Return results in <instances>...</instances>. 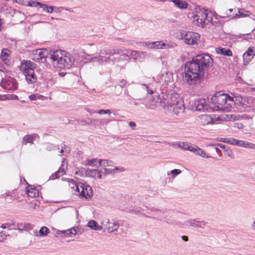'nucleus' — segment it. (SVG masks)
<instances>
[{"instance_id": "nucleus-58", "label": "nucleus", "mask_w": 255, "mask_h": 255, "mask_svg": "<svg viewBox=\"0 0 255 255\" xmlns=\"http://www.w3.org/2000/svg\"><path fill=\"white\" fill-rule=\"evenodd\" d=\"M104 170L106 174L111 173L113 171V170L112 169H110L104 168Z\"/></svg>"}, {"instance_id": "nucleus-15", "label": "nucleus", "mask_w": 255, "mask_h": 255, "mask_svg": "<svg viewBox=\"0 0 255 255\" xmlns=\"http://www.w3.org/2000/svg\"><path fill=\"white\" fill-rule=\"evenodd\" d=\"M185 109V107L184 106L183 101H180L178 104L173 105L172 107L171 110L172 111L173 114L178 116L180 114L182 113Z\"/></svg>"}, {"instance_id": "nucleus-19", "label": "nucleus", "mask_w": 255, "mask_h": 255, "mask_svg": "<svg viewBox=\"0 0 255 255\" xmlns=\"http://www.w3.org/2000/svg\"><path fill=\"white\" fill-rule=\"evenodd\" d=\"M120 51L121 53L115 55V57H118V59H119V61L124 60L128 61L129 60V52L128 50H122L121 49H118Z\"/></svg>"}, {"instance_id": "nucleus-51", "label": "nucleus", "mask_w": 255, "mask_h": 255, "mask_svg": "<svg viewBox=\"0 0 255 255\" xmlns=\"http://www.w3.org/2000/svg\"><path fill=\"white\" fill-rule=\"evenodd\" d=\"M236 145H238L240 147H243L244 141L238 140L236 139Z\"/></svg>"}, {"instance_id": "nucleus-38", "label": "nucleus", "mask_w": 255, "mask_h": 255, "mask_svg": "<svg viewBox=\"0 0 255 255\" xmlns=\"http://www.w3.org/2000/svg\"><path fill=\"white\" fill-rule=\"evenodd\" d=\"M92 173V175L94 176L95 177H97L99 179H101L102 178V175L101 171H99L96 169H93L91 171Z\"/></svg>"}, {"instance_id": "nucleus-33", "label": "nucleus", "mask_w": 255, "mask_h": 255, "mask_svg": "<svg viewBox=\"0 0 255 255\" xmlns=\"http://www.w3.org/2000/svg\"><path fill=\"white\" fill-rule=\"evenodd\" d=\"M154 49H163L166 46L165 43L162 41H155L154 42Z\"/></svg>"}, {"instance_id": "nucleus-62", "label": "nucleus", "mask_w": 255, "mask_h": 255, "mask_svg": "<svg viewBox=\"0 0 255 255\" xmlns=\"http://www.w3.org/2000/svg\"><path fill=\"white\" fill-rule=\"evenodd\" d=\"M213 146H214V148H215L217 153H219L220 152H221V150L219 149L217 146H216L214 145H213Z\"/></svg>"}, {"instance_id": "nucleus-5", "label": "nucleus", "mask_w": 255, "mask_h": 255, "mask_svg": "<svg viewBox=\"0 0 255 255\" xmlns=\"http://www.w3.org/2000/svg\"><path fill=\"white\" fill-rule=\"evenodd\" d=\"M193 21H196V24L199 26L204 27L209 23L217 26L220 21H213L212 17L209 16L207 10L205 9H201L199 7L195 9V12L193 16Z\"/></svg>"}, {"instance_id": "nucleus-41", "label": "nucleus", "mask_w": 255, "mask_h": 255, "mask_svg": "<svg viewBox=\"0 0 255 255\" xmlns=\"http://www.w3.org/2000/svg\"><path fill=\"white\" fill-rule=\"evenodd\" d=\"M189 144V143L188 142H180L178 143V147L184 150H187Z\"/></svg>"}, {"instance_id": "nucleus-11", "label": "nucleus", "mask_w": 255, "mask_h": 255, "mask_svg": "<svg viewBox=\"0 0 255 255\" xmlns=\"http://www.w3.org/2000/svg\"><path fill=\"white\" fill-rule=\"evenodd\" d=\"M184 224L186 226H190L194 228H204L206 225L207 222L200 220L199 219H196L186 221Z\"/></svg>"}, {"instance_id": "nucleus-64", "label": "nucleus", "mask_w": 255, "mask_h": 255, "mask_svg": "<svg viewBox=\"0 0 255 255\" xmlns=\"http://www.w3.org/2000/svg\"><path fill=\"white\" fill-rule=\"evenodd\" d=\"M252 228L255 230V221L252 224Z\"/></svg>"}, {"instance_id": "nucleus-42", "label": "nucleus", "mask_w": 255, "mask_h": 255, "mask_svg": "<svg viewBox=\"0 0 255 255\" xmlns=\"http://www.w3.org/2000/svg\"><path fill=\"white\" fill-rule=\"evenodd\" d=\"M198 152H197V155H199L201 156L204 157V158H209V156L207 155L206 153V152L203 151L201 148H200V149H198Z\"/></svg>"}, {"instance_id": "nucleus-21", "label": "nucleus", "mask_w": 255, "mask_h": 255, "mask_svg": "<svg viewBox=\"0 0 255 255\" xmlns=\"http://www.w3.org/2000/svg\"><path fill=\"white\" fill-rule=\"evenodd\" d=\"M216 51L217 53L225 56H231L232 55V52L229 49L226 48L218 47L216 48Z\"/></svg>"}, {"instance_id": "nucleus-2", "label": "nucleus", "mask_w": 255, "mask_h": 255, "mask_svg": "<svg viewBox=\"0 0 255 255\" xmlns=\"http://www.w3.org/2000/svg\"><path fill=\"white\" fill-rule=\"evenodd\" d=\"M33 60L44 63L47 60L52 62L54 67L59 68H70L74 63L73 56L65 51L53 50L49 52L46 49H38L33 51L31 55Z\"/></svg>"}, {"instance_id": "nucleus-39", "label": "nucleus", "mask_w": 255, "mask_h": 255, "mask_svg": "<svg viewBox=\"0 0 255 255\" xmlns=\"http://www.w3.org/2000/svg\"><path fill=\"white\" fill-rule=\"evenodd\" d=\"M59 148L58 146L55 145L53 144H48L45 147L46 150L49 151L54 150L55 149H58Z\"/></svg>"}, {"instance_id": "nucleus-16", "label": "nucleus", "mask_w": 255, "mask_h": 255, "mask_svg": "<svg viewBox=\"0 0 255 255\" xmlns=\"http://www.w3.org/2000/svg\"><path fill=\"white\" fill-rule=\"evenodd\" d=\"M65 162V160L64 159L62 161V164L59 169L50 176V179L54 180L63 175L66 172L64 167Z\"/></svg>"}, {"instance_id": "nucleus-8", "label": "nucleus", "mask_w": 255, "mask_h": 255, "mask_svg": "<svg viewBox=\"0 0 255 255\" xmlns=\"http://www.w3.org/2000/svg\"><path fill=\"white\" fill-rule=\"evenodd\" d=\"M72 180L73 184L75 186V190L78 192L80 196L86 199L90 198L93 196V191L90 186L82 183L75 184L74 180ZM72 188L75 190L74 187H72Z\"/></svg>"}, {"instance_id": "nucleus-3", "label": "nucleus", "mask_w": 255, "mask_h": 255, "mask_svg": "<svg viewBox=\"0 0 255 255\" xmlns=\"http://www.w3.org/2000/svg\"><path fill=\"white\" fill-rule=\"evenodd\" d=\"M211 104L214 105L212 108L215 111L220 110L225 112L232 111L233 103L232 97L228 94L216 93L211 99Z\"/></svg>"}, {"instance_id": "nucleus-6", "label": "nucleus", "mask_w": 255, "mask_h": 255, "mask_svg": "<svg viewBox=\"0 0 255 255\" xmlns=\"http://www.w3.org/2000/svg\"><path fill=\"white\" fill-rule=\"evenodd\" d=\"M183 101L180 96L176 93H163L160 98V103L162 107L171 111L172 107Z\"/></svg>"}, {"instance_id": "nucleus-44", "label": "nucleus", "mask_w": 255, "mask_h": 255, "mask_svg": "<svg viewBox=\"0 0 255 255\" xmlns=\"http://www.w3.org/2000/svg\"><path fill=\"white\" fill-rule=\"evenodd\" d=\"M181 173V171L180 169H173L170 171V173L172 175L173 177H174L177 175L180 174Z\"/></svg>"}, {"instance_id": "nucleus-12", "label": "nucleus", "mask_w": 255, "mask_h": 255, "mask_svg": "<svg viewBox=\"0 0 255 255\" xmlns=\"http://www.w3.org/2000/svg\"><path fill=\"white\" fill-rule=\"evenodd\" d=\"M195 104L196 107V109L198 111L208 110V109L211 107V106L208 105V103L204 99H201L198 101H197ZM212 107H211V108Z\"/></svg>"}, {"instance_id": "nucleus-52", "label": "nucleus", "mask_w": 255, "mask_h": 255, "mask_svg": "<svg viewBox=\"0 0 255 255\" xmlns=\"http://www.w3.org/2000/svg\"><path fill=\"white\" fill-rule=\"evenodd\" d=\"M198 149H200V148L198 146L195 145L191 152L197 155V152H198Z\"/></svg>"}, {"instance_id": "nucleus-61", "label": "nucleus", "mask_w": 255, "mask_h": 255, "mask_svg": "<svg viewBox=\"0 0 255 255\" xmlns=\"http://www.w3.org/2000/svg\"><path fill=\"white\" fill-rule=\"evenodd\" d=\"M130 211L132 213H134L135 214H137L139 212V210L138 208H137L134 210H130Z\"/></svg>"}, {"instance_id": "nucleus-13", "label": "nucleus", "mask_w": 255, "mask_h": 255, "mask_svg": "<svg viewBox=\"0 0 255 255\" xmlns=\"http://www.w3.org/2000/svg\"><path fill=\"white\" fill-rule=\"evenodd\" d=\"M4 87L9 91H14L17 89L16 80L13 78H9L4 84Z\"/></svg>"}, {"instance_id": "nucleus-7", "label": "nucleus", "mask_w": 255, "mask_h": 255, "mask_svg": "<svg viewBox=\"0 0 255 255\" xmlns=\"http://www.w3.org/2000/svg\"><path fill=\"white\" fill-rule=\"evenodd\" d=\"M179 39L184 40V42L193 47H195L198 45L200 41V35L192 31L182 30L178 35Z\"/></svg>"}, {"instance_id": "nucleus-37", "label": "nucleus", "mask_w": 255, "mask_h": 255, "mask_svg": "<svg viewBox=\"0 0 255 255\" xmlns=\"http://www.w3.org/2000/svg\"><path fill=\"white\" fill-rule=\"evenodd\" d=\"M236 139L234 138H225L224 139V140H222L223 142L229 143L230 144L232 145H235L236 144Z\"/></svg>"}, {"instance_id": "nucleus-48", "label": "nucleus", "mask_w": 255, "mask_h": 255, "mask_svg": "<svg viewBox=\"0 0 255 255\" xmlns=\"http://www.w3.org/2000/svg\"><path fill=\"white\" fill-rule=\"evenodd\" d=\"M127 84V81L125 79H122L120 81L119 85L121 88H123L126 86Z\"/></svg>"}, {"instance_id": "nucleus-40", "label": "nucleus", "mask_w": 255, "mask_h": 255, "mask_svg": "<svg viewBox=\"0 0 255 255\" xmlns=\"http://www.w3.org/2000/svg\"><path fill=\"white\" fill-rule=\"evenodd\" d=\"M243 147L248 148L255 149V145L254 143L248 141H244Z\"/></svg>"}, {"instance_id": "nucleus-56", "label": "nucleus", "mask_w": 255, "mask_h": 255, "mask_svg": "<svg viewBox=\"0 0 255 255\" xmlns=\"http://www.w3.org/2000/svg\"><path fill=\"white\" fill-rule=\"evenodd\" d=\"M194 146H195L194 144H192L189 143L187 150H189V151H192V149L193 148V147Z\"/></svg>"}, {"instance_id": "nucleus-28", "label": "nucleus", "mask_w": 255, "mask_h": 255, "mask_svg": "<svg viewBox=\"0 0 255 255\" xmlns=\"http://www.w3.org/2000/svg\"><path fill=\"white\" fill-rule=\"evenodd\" d=\"M128 51L129 52V53H128L129 56L135 60L137 59L138 57H140L142 55H144V53L139 52L137 51L128 50Z\"/></svg>"}, {"instance_id": "nucleus-60", "label": "nucleus", "mask_w": 255, "mask_h": 255, "mask_svg": "<svg viewBox=\"0 0 255 255\" xmlns=\"http://www.w3.org/2000/svg\"><path fill=\"white\" fill-rule=\"evenodd\" d=\"M64 146H65L64 151L66 152V153H69L70 152V148L68 146H66L65 145H64Z\"/></svg>"}, {"instance_id": "nucleus-53", "label": "nucleus", "mask_w": 255, "mask_h": 255, "mask_svg": "<svg viewBox=\"0 0 255 255\" xmlns=\"http://www.w3.org/2000/svg\"><path fill=\"white\" fill-rule=\"evenodd\" d=\"M32 229V226L30 224L28 223H25L24 224V229L25 230H31Z\"/></svg>"}, {"instance_id": "nucleus-59", "label": "nucleus", "mask_w": 255, "mask_h": 255, "mask_svg": "<svg viewBox=\"0 0 255 255\" xmlns=\"http://www.w3.org/2000/svg\"><path fill=\"white\" fill-rule=\"evenodd\" d=\"M181 238L182 239L185 241V242H187L188 241V236H182L181 237Z\"/></svg>"}, {"instance_id": "nucleus-4", "label": "nucleus", "mask_w": 255, "mask_h": 255, "mask_svg": "<svg viewBox=\"0 0 255 255\" xmlns=\"http://www.w3.org/2000/svg\"><path fill=\"white\" fill-rule=\"evenodd\" d=\"M121 52L118 49L109 50L103 49L99 52V57H92L93 61H97L100 64H109L113 65L115 62L119 61L118 57H115V55L120 54Z\"/></svg>"}, {"instance_id": "nucleus-50", "label": "nucleus", "mask_w": 255, "mask_h": 255, "mask_svg": "<svg viewBox=\"0 0 255 255\" xmlns=\"http://www.w3.org/2000/svg\"><path fill=\"white\" fill-rule=\"evenodd\" d=\"M1 59L3 61H5L7 59L8 57V54L6 52L2 51L1 52Z\"/></svg>"}, {"instance_id": "nucleus-49", "label": "nucleus", "mask_w": 255, "mask_h": 255, "mask_svg": "<svg viewBox=\"0 0 255 255\" xmlns=\"http://www.w3.org/2000/svg\"><path fill=\"white\" fill-rule=\"evenodd\" d=\"M225 152L226 154L230 157L231 158H234V154L232 150H230L227 149H226Z\"/></svg>"}, {"instance_id": "nucleus-30", "label": "nucleus", "mask_w": 255, "mask_h": 255, "mask_svg": "<svg viewBox=\"0 0 255 255\" xmlns=\"http://www.w3.org/2000/svg\"><path fill=\"white\" fill-rule=\"evenodd\" d=\"M78 228H72L70 229H68L66 231H64V235L67 237H70L71 235H75L77 234Z\"/></svg>"}, {"instance_id": "nucleus-35", "label": "nucleus", "mask_w": 255, "mask_h": 255, "mask_svg": "<svg viewBox=\"0 0 255 255\" xmlns=\"http://www.w3.org/2000/svg\"><path fill=\"white\" fill-rule=\"evenodd\" d=\"M44 96L38 94H32L29 96V99L30 101H34L37 99H43Z\"/></svg>"}, {"instance_id": "nucleus-24", "label": "nucleus", "mask_w": 255, "mask_h": 255, "mask_svg": "<svg viewBox=\"0 0 255 255\" xmlns=\"http://www.w3.org/2000/svg\"><path fill=\"white\" fill-rule=\"evenodd\" d=\"M33 3L35 2L33 1ZM35 5H39L40 7L42 8L43 9L48 13H51L54 10V7L52 6H48V5L42 4L39 2H35Z\"/></svg>"}, {"instance_id": "nucleus-36", "label": "nucleus", "mask_w": 255, "mask_h": 255, "mask_svg": "<svg viewBox=\"0 0 255 255\" xmlns=\"http://www.w3.org/2000/svg\"><path fill=\"white\" fill-rule=\"evenodd\" d=\"M24 229V224L23 223H17L15 224L14 223V225L13 227L11 228L12 230H22Z\"/></svg>"}, {"instance_id": "nucleus-14", "label": "nucleus", "mask_w": 255, "mask_h": 255, "mask_svg": "<svg viewBox=\"0 0 255 255\" xmlns=\"http://www.w3.org/2000/svg\"><path fill=\"white\" fill-rule=\"evenodd\" d=\"M255 55V51L253 48L249 47L243 55L244 64H248L253 59Z\"/></svg>"}, {"instance_id": "nucleus-18", "label": "nucleus", "mask_w": 255, "mask_h": 255, "mask_svg": "<svg viewBox=\"0 0 255 255\" xmlns=\"http://www.w3.org/2000/svg\"><path fill=\"white\" fill-rule=\"evenodd\" d=\"M25 79L29 84H34L37 81V77L35 74L34 71H30L29 72L24 74Z\"/></svg>"}, {"instance_id": "nucleus-26", "label": "nucleus", "mask_w": 255, "mask_h": 255, "mask_svg": "<svg viewBox=\"0 0 255 255\" xmlns=\"http://www.w3.org/2000/svg\"><path fill=\"white\" fill-rule=\"evenodd\" d=\"M26 193L28 196L31 197H35L38 194V191L31 186H30V188L29 187L26 188Z\"/></svg>"}, {"instance_id": "nucleus-25", "label": "nucleus", "mask_w": 255, "mask_h": 255, "mask_svg": "<svg viewBox=\"0 0 255 255\" xmlns=\"http://www.w3.org/2000/svg\"><path fill=\"white\" fill-rule=\"evenodd\" d=\"M232 99L234 101L233 103V107H235L238 108L239 107L241 106L243 102V98L241 96H238L235 97L234 98H232Z\"/></svg>"}, {"instance_id": "nucleus-63", "label": "nucleus", "mask_w": 255, "mask_h": 255, "mask_svg": "<svg viewBox=\"0 0 255 255\" xmlns=\"http://www.w3.org/2000/svg\"><path fill=\"white\" fill-rule=\"evenodd\" d=\"M11 99L12 100H15L17 99V96L14 95H11Z\"/></svg>"}, {"instance_id": "nucleus-29", "label": "nucleus", "mask_w": 255, "mask_h": 255, "mask_svg": "<svg viewBox=\"0 0 255 255\" xmlns=\"http://www.w3.org/2000/svg\"><path fill=\"white\" fill-rule=\"evenodd\" d=\"M98 164L100 166H112L113 164V161L111 160H108L106 159H99Z\"/></svg>"}, {"instance_id": "nucleus-31", "label": "nucleus", "mask_w": 255, "mask_h": 255, "mask_svg": "<svg viewBox=\"0 0 255 255\" xmlns=\"http://www.w3.org/2000/svg\"><path fill=\"white\" fill-rule=\"evenodd\" d=\"M14 225V221L13 220H9L6 223L3 224L0 228L2 229H6V228H8L10 230H11V228L13 227Z\"/></svg>"}, {"instance_id": "nucleus-17", "label": "nucleus", "mask_w": 255, "mask_h": 255, "mask_svg": "<svg viewBox=\"0 0 255 255\" xmlns=\"http://www.w3.org/2000/svg\"><path fill=\"white\" fill-rule=\"evenodd\" d=\"M237 10H238V13H233L232 16L231 17L232 19H235L240 17H244L247 16H249L251 14V12L249 11L246 10L243 8H237Z\"/></svg>"}, {"instance_id": "nucleus-34", "label": "nucleus", "mask_w": 255, "mask_h": 255, "mask_svg": "<svg viewBox=\"0 0 255 255\" xmlns=\"http://www.w3.org/2000/svg\"><path fill=\"white\" fill-rule=\"evenodd\" d=\"M49 233V229L46 227H42L39 230V234L41 236H46Z\"/></svg>"}, {"instance_id": "nucleus-9", "label": "nucleus", "mask_w": 255, "mask_h": 255, "mask_svg": "<svg viewBox=\"0 0 255 255\" xmlns=\"http://www.w3.org/2000/svg\"><path fill=\"white\" fill-rule=\"evenodd\" d=\"M102 225L109 233L114 232L120 227L118 221L114 219H112L111 221L107 219H104L102 221Z\"/></svg>"}, {"instance_id": "nucleus-23", "label": "nucleus", "mask_w": 255, "mask_h": 255, "mask_svg": "<svg viewBox=\"0 0 255 255\" xmlns=\"http://www.w3.org/2000/svg\"><path fill=\"white\" fill-rule=\"evenodd\" d=\"M88 227L95 231H100L102 229V226H100L97 222L94 220L89 221L88 223Z\"/></svg>"}, {"instance_id": "nucleus-46", "label": "nucleus", "mask_w": 255, "mask_h": 255, "mask_svg": "<svg viewBox=\"0 0 255 255\" xmlns=\"http://www.w3.org/2000/svg\"><path fill=\"white\" fill-rule=\"evenodd\" d=\"M153 43L154 42L147 41L144 43V45L149 47V48L154 49V44Z\"/></svg>"}, {"instance_id": "nucleus-20", "label": "nucleus", "mask_w": 255, "mask_h": 255, "mask_svg": "<svg viewBox=\"0 0 255 255\" xmlns=\"http://www.w3.org/2000/svg\"><path fill=\"white\" fill-rule=\"evenodd\" d=\"M236 10H237V9L235 8L234 9L230 8L226 12V13H225L226 16H221V15H218L217 14H216L215 16V18L218 20H219L220 19H221V18L226 19V20H227V21H228L230 19H232L231 18V17L232 16L233 14H230V13H231L233 11H235Z\"/></svg>"}, {"instance_id": "nucleus-32", "label": "nucleus", "mask_w": 255, "mask_h": 255, "mask_svg": "<svg viewBox=\"0 0 255 255\" xmlns=\"http://www.w3.org/2000/svg\"><path fill=\"white\" fill-rule=\"evenodd\" d=\"M34 138L33 135L31 134H27L24 136L23 139V142L26 144L27 143H33Z\"/></svg>"}, {"instance_id": "nucleus-54", "label": "nucleus", "mask_w": 255, "mask_h": 255, "mask_svg": "<svg viewBox=\"0 0 255 255\" xmlns=\"http://www.w3.org/2000/svg\"><path fill=\"white\" fill-rule=\"evenodd\" d=\"M234 127L238 128H243V126L242 124L238 123L235 124Z\"/></svg>"}, {"instance_id": "nucleus-47", "label": "nucleus", "mask_w": 255, "mask_h": 255, "mask_svg": "<svg viewBox=\"0 0 255 255\" xmlns=\"http://www.w3.org/2000/svg\"><path fill=\"white\" fill-rule=\"evenodd\" d=\"M142 86H143V88L147 91V94H153V91L149 90V87H148V85L142 84Z\"/></svg>"}, {"instance_id": "nucleus-27", "label": "nucleus", "mask_w": 255, "mask_h": 255, "mask_svg": "<svg viewBox=\"0 0 255 255\" xmlns=\"http://www.w3.org/2000/svg\"><path fill=\"white\" fill-rule=\"evenodd\" d=\"M99 162V159L98 158H93L91 159H87L84 161V164L86 166H96L97 164Z\"/></svg>"}, {"instance_id": "nucleus-22", "label": "nucleus", "mask_w": 255, "mask_h": 255, "mask_svg": "<svg viewBox=\"0 0 255 255\" xmlns=\"http://www.w3.org/2000/svg\"><path fill=\"white\" fill-rule=\"evenodd\" d=\"M174 5L180 9H186L188 7V3L182 0H171Z\"/></svg>"}, {"instance_id": "nucleus-57", "label": "nucleus", "mask_w": 255, "mask_h": 255, "mask_svg": "<svg viewBox=\"0 0 255 255\" xmlns=\"http://www.w3.org/2000/svg\"><path fill=\"white\" fill-rule=\"evenodd\" d=\"M221 148L223 149L224 150H225V151H226V149H227L228 148H227V146L224 145V144H218Z\"/></svg>"}, {"instance_id": "nucleus-55", "label": "nucleus", "mask_w": 255, "mask_h": 255, "mask_svg": "<svg viewBox=\"0 0 255 255\" xmlns=\"http://www.w3.org/2000/svg\"><path fill=\"white\" fill-rule=\"evenodd\" d=\"M128 125L130 127H131L132 129H134L136 127V124L134 122L130 121L129 122Z\"/></svg>"}, {"instance_id": "nucleus-45", "label": "nucleus", "mask_w": 255, "mask_h": 255, "mask_svg": "<svg viewBox=\"0 0 255 255\" xmlns=\"http://www.w3.org/2000/svg\"><path fill=\"white\" fill-rule=\"evenodd\" d=\"M97 113L99 114H108L110 115L111 112L110 110H99L97 111Z\"/></svg>"}, {"instance_id": "nucleus-1", "label": "nucleus", "mask_w": 255, "mask_h": 255, "mask_svg": "<svg viewBox=\"0 0 255 255\" xmlns=\"http://www.w3.org/2000/svg\"><path fill=\"white\" fill-rule=\"evenodd\" d=\"M212 64L213 59L209 54L197 55L185 65V82L192 87L199 84Z\"/></svg>"}, {"instance_id": "nucleus-10", "label": "nucleus", "mask_w": 255, "mask_h": 255, "mask_svg": "<svg viewBox=\"0 0 255 255\" xmlns=\"http://www.w3.org/2000/svg\"><path fill=\"white\" fill-rule=\"evenodd\" d=\"M35 67L36 65L34 63L30 61L26 60L22 61L19 67L20 70L23 71L24 74L29 72L30 71L34 70Z\"/></svg>"}, {"instance_id": "nucleus-43", "label": "nucleus", "mask_w": 255, "mask_h": 255, "mask_svg": "<svg viewBox=\"0 0 255 255\" xmlns=\"http://www.w3.org/2000/svg\"><path fill=\"white\" fill-rule=\"evenodd\" d=\"M202 119L204 120L207 121V124H209L213 123L212 119L210 118V116L207 115H203L202 116Z\"/></svg>"}]
</instances>
